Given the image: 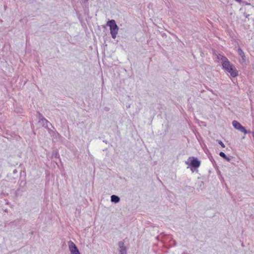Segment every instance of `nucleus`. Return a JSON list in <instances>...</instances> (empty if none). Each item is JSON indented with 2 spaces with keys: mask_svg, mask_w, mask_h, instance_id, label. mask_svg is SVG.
Returning a JSON list of instances; mask_svg holds the SVG:
<instances>
[{
  "mask_svg": "<svg viewBox=\"0 0 254 254\" xmlns=\"http://www.w3.org/2000/svg\"><path fill=\"white\" fill-rule=\"evenodd\" d=\"M190 165L194 168H197L200 165V162L196 158L193 157H192Z\"/></svg>",
  "mask_w": 254,
  "mask_h": 254,
  "instance_id": "obj_4",
  "label": "nucleus"
},
{
  "mask_svg": "<svg viewBox=\"0 0 254 254\" xmlns=\"http://www.w3.org/2000/svg\"><path fill=\"white\" fill-rule=\"evenodd\" d=\"M70 253H71V254H80L79 250H77L76 251H75L74 252H71Z\"/></svg>",
  "mask_w": 254,
  "mask_h": 254,
  "instance_id": "obj_14",
  "label": "nucleus"
},
{
  "mask_svg": "<svg viewBox=\"0 0 254 254\" xmlns=\"http://www.w3.org/2000/svg\"><path fill=\"white\" fill-rule=\"evenodd\" d=\"M2 20H0V22H2Z\"/></svg>",
  "mask_w": 254,
  "mask_h": 254,
  "instance_id": "obj_19",
  "label": "nucleus"
},
{
  "mask_svg": "<svg viewBox=\"0 0 254 254\" xmlns=\"http://www.w3.org/2000/svg\"><path fill=\"white\" fill-rule=\"evenodd\" d=\"M84 2L87 1L88 0H83Z\"/></svg>",
  "mask_w": 254,
  "mask_h": 254,
  "instance_id": "obj_16",
  "label": "nucleus"
},
{
  "mask_svg": "<svg viewBox=\"0 0 254 254\" xmlns=\"http://www.w3.org/2000/svg\"><path fill=\"white\" fill-rule=\"evenodd\" d=\"M217 141L219 144H220L222 147L224 148L225 147L224 144L222 142V141L219 140H217Z\"/></svg>",
  "mask_w": 254,
  "mask_h": 254,
  "instance_id": "obj_13",
  "label": "nucleus"
},
{
  "mask_svg": "<svg viewBox=\"0 0 254 254\" xmlns=\"http://www.w3.org/2000/svg\"><path fill=\"white\" fill-rule=\"evenodd\" d=\"M236 1H238L239 2H241L242 1V0H235Z\"/></svg>",
  "mask_w": 254,
  "mask_h": 254,
  "instance_id": "obj_15",
  "label": "nucleus"
},
{
  "mask_svg": "<svg viewBox=\"0 0 254 254\" xmlns=\"http://www.w3.org/2000/svg\"><path fill=\"white\" fill-rule=\"evenodd\" d=\"M43 127L45 128H47L49 129V125L51 126V124L47 120V122H41Z\"/></svg>",
  "mask_w": 254,
  "mask_h": 254,
  "instance_id": "obj_12",
  "label": "nucleus"
},
{
  "mask_svg": "<svg viewBox=\"0 0 254 254\" xmlns=\"http://www.w3.org/2000/svg\"><path fill=\"white\" fill-rule=\"evenodd\" d=\"M232 125L234 127L241 132L246 134L248 132L245 128V127L241 125V124L237 121H233L232 122Z\"/></svg>",
  "mask_w": 254,
  "mask_h": 254,
  "instance_id": "obj_3",
  "label": "nucleus"
},
{
  "mask_svg": "<svg viewBox=\"0 0 254 254\" xmlns=\"http://www.w3.org/2000/svg\"><path fill=\"white\" fill-rule=\"evenodd\" d=\"M38 118L39 119V120H40V122H47V120H46L43 117V116L41 114H40V113H39Z\"/></svg>",
  "mask_w": 254,
  "mask_h": 254,
  "instance_id": "obj_11",
  "label": "nucleus"
},
{
  "mask_svg": "<svg viewBox=\"0 0 254 254\" xmlns=\"http://www.w3.org/2000/svg\"><path fill=\"white\" fill-rule=\"evenodd\" d=\"M222 64L223 68L230 73L231 76L235 77L238 76V71L234 65L230 63L228 60Z\"/></svg>",
  "mask_w": 254,
  "mask_h": 254,
  "instance_id": "obj_1",
  "label": "nucleus"
},
{
  "mask_svg": "<svg viewBox=\"0 0 254 254\" xmlns=\"http://www.w3.org/2000/svg\"><path fill=\"white\" fill-rule=\"evenodd\" d=\"M246 4H248V5H250V3H247Z\"/></svg>",
  "mask_w": 254,
  "mask_h": 254,
  "instance_id": "obj_18",
  "label": "nucleus"
},
{
  "mask_svg": "<svg viewBox=\"0 0 254 254\" xmlns=\"http://www.w3.org/2000/svg\"><path fill=\"white\" fill-rule=\"evenodd\" d=\"M238 53L239 56L241 57V60L240 61L241 63H245L246 61V56L244 52L241 48H238Z\"/></svg>",
  "mask_w": 254,
  "mask_h": 254,
  "instance_id": "obj_6",
  "label": "nucleus"
},
{
  "mask_svg": "<svg viewBox=\"0 0 254 254\" xmlns=\"http://www.w3.org/2000/svg\"><path fill=\"white\" fill-rule=\"evenodd\" d=\"M216 56L217 59L221 61L222 64L225 62V61H227L228 60V59L226 57H224L220 54H218Z\"/></svg>",
  "mask_w": 254,
  "mask_h": 254,
  "instance_id": "obj_8",
  "label": "nucleus"
},
{
  "mask_svg": "<svg viewBox=\"0 0 254 254\" xmlns=\"http://www.w3.org/2000/svg\"><path fill=\"white\" fill-rule=\"evenodd\" d=\"M219 155L222 157L223 158H224L225 160H226V161L229 162L230 161V158H229V157H228L226 154L223 152H220L219 153Z\"/></svg>",
  "mask_w": 254,
  "mask_h": 254,
  "instance_id": "obj_10",
  "label": "nucleus"
},
{
  "mask_svg": "<svg viewBox=\"0 0 254 254\" xmlns=\"http://www.w3.org/2000/svg\"><path fill=\"white\" fill-rule=\"evenodd\" d=\"M107 25L110 27V33L113 39L116 38L118 33L119 27L114 20H111L107 22Z\"/></svg>",
  "mask_w": 254,
  "mask_h": 254,
  "instance_id": "obj_2",
  "label": "nucleus"
},
{
  "mask_svg": "<svg viewBox=\"0 0 254 254\" xmlns=\"http://www.w3.org/2000/svg\"><path fill=\"white\" fill-rule=\"evenodd\" d=\"M118 246L120 248V254H127L126 248L125 246L124 243L120 241L118 243Z\"/></svg>",
  "mask_w": 254,
  "mask_h": 254,
  "instance_id": "obj_5",
  "label": "nucleus"
},
{
  "mask_svg": "<svg viewBox=\"0 0 254 254\" xmlns=\"http://www.w3.org/2000/svg\"><path fill=\"white\" fill-rule=\"evenodd\" d=\"M253 136L254 137V132L253 133Z\"/></svg>",
  "mask_w": 254,
  "mask_h": 254,
  "instance_id": "obj_17",
  "label": "nucleus"
},
{
  "mask_svg": "<svg viewBox=\"0 0 254 254\" xmlns=\"http://www.w3.org/2000/svg\"><path fill=\"white\" fill-rule=\"evenodd\" d=\"M111 201L115 203H118L120 201V197L116 195H112L111 196Z\"/></svg>",
  "mask_w": 254,
  "mask_h": 254,
  "instance_id": "obj_9",
  "label": "nucleus"
},
{
  "mask_svg": "<svg viewBox=\"0 0 254 254\" xmlns=\"http://www.w3.org/2000/svg\"><path fill=\"white\" fill-rule=\"evenodd\" d=\"M69 251L71 252H74L75 251L78 250L77 247L74 244V243L71 241H69L68 243Z\"/></svg>",
  "mask_w": 254,
  "mask_h": 254,
  "instance_id": "obj_7",
  "label": "nucleus"
}]
</instances>
